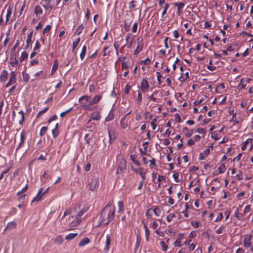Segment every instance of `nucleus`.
I'll use <instances>...</instances> for the list:
<instances>
[{
	"label": "nucleus",
	"mask_w": 253,
	"mask_h": 253,
	"mask_svg": "<svg viewBox=\"0 0 253 253\" xmlns=\"http://www.w3.org/2000/svg\"><path fill=\"white\" fill-rule=\"evenodd\" d=\"M28 188V184H26L24 187H23L20 191L17 192L16 195L17 196L20 195L22 193H25Z\"/></svg>",
	"instance_id": "69168bd1"
},
{
	"label": "nucleus",
	"mask_w": 253,
	"mask_h": 253,
	"mask_svg": "<svg viewBox=\"0 0 253 253\" xmlns=\"http://www.w3.org/2000/svg\"><path fill=\"white\" fill-rule=\"evenodd\" d=\"M145 215L148 220H150V221H153L154 220L153 218V212L151 211V210L149 208L145 212Z\"/></svg>",
	"instance_id": "cd10ccee"
},
{
	"label": "nucleus",
	"mask_w": 253,
	"mask_h": 253,
	"mask_svg": "<svg viewBox=\"0 0 253 253\" xmlns=\"http://www.w3.org/2000/svg\"><path fill=\"white\" fill-rule=\"evenodd\" d=\"M111 237L109 234L106 235V241H105V246L104 248V251L106 253L109 250V246L111 244Z\"/></svg>",
	"instance_id": "aec40b11"
},
{
	"label": "nucleus",
	"mask_w": 253,
	"mask_h": 253,
	"mask_svg": "<svg viewBox=\"0 0 253 253\" xmlns=\"http://www.w3.org/2000/svg\"><path fill=\"white\" fill-rule=\"evenodd\" d=\"M153 214L154 213L156 216L159 217L162 214V209L157 206H152L150 208Z\"/></svg>",
	"instance_id": "f8f14e48"
},
{
	"label": "nucleus",
	"mask_w": 253,
	"mask_h": 253,
	"mask_svg": "<svg viewBox=\"0 0 253 253\" xmlns=\"http://www.w3.org/2000/svg\"><path fill=\"white\" fill-rule=\"evenodd\" d=\"M143 46L142 44H140L138 42L137 46L134 51V54L137 55L143 49Z\"/></svg>",
	"instance_id": "2f4dec72"
},
{
	"label": "nucleus",
	"mask_w": 253,
	"mask_h": 253,
	"mask_svg": "<svg viewBox=\"0 0 253 253\" xmlns=\"http://www.w3.org/2000/svg\"><path fill=\"white\" fill-rule=\"evenodd\" d=\"M173 4L177 7V9L182 10L185 5V3L183 2H174Z\"/></svg>",
	"instance_id": "8fccbe9b"
},
{
	"label": "nucleus",
	"mask_w": 253,
	"mask_h": 253,
	"mask_svg": "<svg viewBox=\"0 0 253 253\" xmlns=\"http://www.w3.org/2000/svg\"><path fill=\"white\" fill-rule=\"evenodd\" d=\"M78 236L77 233H71L68 234L65 237V239L67 240H71L74 239Z\"/></svg>",
	"instance_id": "58836bf2"
},
{
	"label": "nucleus",
	"mask_w": 253,
	"mask_h": 253,
	"mask_svg": "<svg viewBox=\"0 0 253 253\" xmlns=\"http://www.w3.org/2000/svg\"><path fill=\"white\" fill-rule=\"evenodd\" d=\"M225 228V227L223 225L220 226L219 227L215 230V233L217 234L223 233L224 231Z\"/></svg>",
	"instance_id": "603ef678"
},
{
	"label": "nucleus",
	"mask_w": 253,
	"mask_h": 253,
	"mask_svg": "<svg viewBox=\"0 0 253 253\" xmlns=\"http://www.w3.org/2000/svg\"><path fill=\"white\" fill-rule=\"evenodd\" d=\"M235 178H236L238 180H242L243 179V172L241 170H239L238 171V173L235 176Z\"/></svg>",
	"instance_id": "a18cd8bd"
},
{
	"label": "nucleus",
	"mask_w": 253,
	"mask_h": 253,
	"mask_svg": "<svg viewBox=\"0 0 253 253\" xmlns=\"http://www.w3.org/2000/svg\"><path fill=\"white\" fill-rule=\"evenodd\" d=\"M234 216L239 220H243L244 219V213L240 212L238 208H236V209L235 210Z\"/></svg>",
	"instance_id": "dca6fc26"
},
{
	"label": "nucleus",
	"mask_w": 253,
	"mask_h": 253,
	"mask_svg": "<svg viewBox=\"0 0 253 253\" xmlns=\"http://www.w3.org/2000/svg\"><path fill=\"white\" fill-rule=\"evenodd\" d=\"M54 0H42L41 4L46 11L49 12L52 9L54 6Z\"/></svg>",
	"instance_id": "39448f33"
},
{
	"label": "nucleus",
	"mask_w": 253,
	"mask_h": 253,
	"mask_svg": "<svg viewBox=\"0 0 253 253\" xmlns=\"http://www.w3.org/2000/svg\"><path fill=\"white\" fill-rule=\"evenodd\" d=\"M9 63L12 67L15 68L16 70L20 66L18 60L17 59L16 57L14 55L10 57Z\"/></svg>",
	"instance_id": "9b49d317"
},
{
	"label": "nucleus",
	"mask_w": 253,
	"mask_h": 253,
	"mask_svg": "<svg viewBox=\"0 0 253 253\" xmlns=\"http://www.w3.org/2000/svg\"><path fill=\"white\" fill-rule=\"evenodd\" d=\"M18 114L19 116V119L18 120L19 124L20 125H22L25 119L24 112L22 110H20L19 112H18Z\"/></svg>",
	"instance_id": "473e14b6"
},
{
	"label": "nucleus",
	"mask_w": 253,
	"mask_h": 253,
	"mask_svg": "<svg viewBox=\"0 0 253 253\" xmlns=\"http://www.w3.org/2000/svg\"><path fill=\"white\" fill-rule=\"evenodd\" d=\"M126 169V162L125 161L124 164H122V166H119L117 168L116 172L119 174L120 172H124V170Z\"/></svg>",
	"instance_id": "79ce46f5"
},
{
	"label": "nucleus",
	"mask_w": 253,
	"mask_h": 253,
	"mask_svg": "<svg viewBox=\"0 0 253 253\" xmlns=\"http://www.w3.org/2000/svg\"><path fill=\"white\" fill-rule=\"evenodd\" d=\"M160 245L161 247V249L163 251L166 252L167 251L168 249V245L165 243V242L163 241H161L160 242Z\"/></svg>",
	"instance_id": "37998d69"
},
{
	"label": "nucleus",
	"mask_w": 253,
	"mask_h": 253,
	"mask_svg": "<svg viewBox=\"0 0 253 253\" xmlns=\"http://www.w3.org/2000/svg\"><path fill=\"white\" fill-rule=\"evenodd\" d=\"M98 181L96 179L92 180L89 183L88 187L90 190L94 191L98 186Z\"/></svg>",
	"instance_id": "2eb2a0df"
},
{
	"label": "nucleus",
	"mask_w": 253,
	"mask_h": 253,
	"mask_svg": "<svg viewBox=\"0 0 253 253\" xmlns=\"http://www.w3.org/2000/svg\"><path fill=\"white\" fill-rule=\"evenodd\" d=\"M26 196V194L20 195L18 198V202L21 204H23L25 200Z\"/></svg>",
	"instance_id": "338daca9"
},
{
	"label": "nucleus",
	"mask_w": 253,
	"mask_h": 253,
	"mask_svg": "<svg viewBox=\"0 0 253 253\" xmlns=\"http://www.w3.org/2000/svg\"><path fill=\"white\" fill-rule=\"evenodd\" d=\"M156 76H157V79L158 82L159 84H161L163 81L161 80V78H162V76L161 74V73L159 72H156Z\"/></svg>",
	"instance_id": "774afa93"
},
{
	"label": "nucleus",
	"mask_w": 253,
	"mask_h": 253,
	"mask_svg": "<svg viewBox=\"0 0 253 253\" xmlns=\"http://www.w3.org/2000/svg\"><path fill=\"white\" fill-rule=\"evenodd\" d=\"M64 242V239L62 236L59 235L57 236L54 240V243L57 245H61Z\"/></svg>",
	"instance_id": "c85d7f7f"
},
{
	"label": "nucleus",
	"mask_w": 253,
	"mask_h": 253,
	"mask_svg": "<svg viewBox=\"0 0 253 253\" xmlns=\"http://www.w3.org/2000/svg\"><path fill=\"white\" fill-rule=\"evenodd\" d=\"M58 125V123H57L54 128L52 130V134L54 138H55L59 134Z\"/></svg>",
	"instance_id": "7c9ffc66"
},
{
	"label": "nucleus",
	"mask_w": 253,
	"mask_h": 253,
	"mask_svg": "<svg viewBox=\"0 0 253 253\" xmlns=\"http://www.w3.org/2000/svg\"><path fill=\"white\" fill-rule=\"evenodd\" d=\"M28 54L27 52L26 51H22L20 57V61L21 62H23L25 60L28 58Z\"/></svg>",
	"instance_id": "c9c22d12"
},
{
	"label": "nucleus",
	"mask_w": 253,
	"mask_h": 253,
	"mask_svg": "<svg viewBox=\"0 0 253 253\" xmlns=\"http://www.w3.org/2000/svg\"><path fill=\"white\" fill-rule=\"evenodd\" d=\"M115 113L113 109H111L108 115V116L105 118V121L106 122H110L113 120L114 118Z\"/></svg>",
	"instance_id": "4be33fe9"
},
{
	"label": "nucleus",
	"mask_w": 253,
	"mask_h": 253,
	"mask_svg": "<svg viewBox=\"0 0 253 253\" xmlns=\"http://www.w3.org/2000/svg\"><path fill=\"white\" fill-rule=\"evenodd\" d=\"M33 36V31H31L28 35H27V39L26 41V45L24 48L25 49H27L29 47H32V38Z\"/></svg>",
	"instance_id": "ddd939ff"
},
{
	"label": "nucleus",
	"mask_w": 253,
	"mask_h": 253,
	"mask_svg": "<svg viewBox=\"0 0 253 253\" xmlns=\"http://www.w3.org/2000/svg\"><path fill=\"white\" fill-rule=\"evenodd\" d=\"M115 211V206L108 203L100 212L99 218L100 222L104 223L105 225L108 224L114 219Z\"/></svg>",
	"instance_id": "f03ea898"
},
{
	"label": "nucleus",
	"mask_w": 253,
	"mask_h": 253,
	"mask_svg": "<svg viewBox=\"0 0 253 253\" xmlns=\"http://www.w3.org/2000/svg\"><path fill=\"white\" fill-rule=\"evenodd\" d=\"M102 93L96 94L92 98L90 96L85 95L79 98V102L84 109L90 111L95 109L93 105L98 103L102 99Z\"/></svg>",
	"instance_id": "f257e3e1"
},
{
	"label": "nucleus",
	"mask_w": 253,
	"mask_h": 253,
	"mask_svg": "<svg viewBox=\"0 0 253 253\" xmlns=\"http://www.w3.org/2000/svg\"><path fill=\"white\" fill-rule=\"evenodd\" d=\"M159 226V224L156 221H153L149 224V227L153 229H156Z\"/></svg>",
	"instance_id": "5fc2aeb1"
},
{
	"label": "nucleus",
	"mask_w": 253,
	"mask_h": 253,
	"mask_svg": "<svg viewBox=\"0 0 253 253\" xmlns=\"http://www.w3.org/2000/svg\"><path fill=\"white\" fill-rule=\"evenodd\" d=\"M250 145V148H248V151H251L253 149V139L248 138L243 143L241 149L243 151H244L248 147V145Z\"/></svg>",
	"instance_id": "9d476101"
},
{
	"label": "nucleus",
	"mask_w": 253,
	"mask_h": 253,
	"mask_svg": "<svg viewBox=\"0 0 253 253\" xmlns=\"http://www.w3.org/2000/svg\"><path fill=\"white\" fill-rule=\"evenodd\" d=\"M84 28V26L83 24H81L76 29L74 34L77 35H79L82 32Z\"/></svg>",
	"instance_id": "c03bdc74"
},
{
	"label": "nucleus",
	"mask_w": 253,
	"mask_h": 253,
	"mask_svg": "<svg viewBox=\"0 0 253 253\" xmlns=\"http://www.w3.org/2000/svg\"><path fill=\"white\" fill-rule=\"evenodd\" d=\"M230 121L233 122V125H236L239 123V121L237 118V115L236 113L233 114L232 118L230 119Z\"/></svg>",
	"instance_id": "de8ad7c7"
},
{
	"label": "nucleus",
	"mask_w": 253,
	"mask_h": 253,
	"mask_svg": "<svg viewBox=\"0 0 253 253\" xmlns=\"http://www.w3.org/2000/svg\"><path fill=\"white\" fill-rule=\"evenodd\" d=\"M109 46H105L104 47L103 49V56L105 57L106 56H109L110 53V51H108L107 52V50L109 49Z\"/></svg>",
	"instance_id": "864d4df0"
},
{
	"label": "nucleus",
	"mask_w": 253,
	"mask_h": 253,
	"mask_svg": "<svg viewBox=\"0 0 253 253\" xmlns=\"http://www.w3.org/2000/svg\"><path fill=\"white\" fill-rule=\"evenodd\" d=\"M13 13V6L9 5L6 9V13L5 15V21L4 22V25L12 23V20L11 19V16Z\"/></svg>",
	"instance_id": "423d86ee"
},
{
	"label": "nucleus",
	"mask_w": 253,
	"mask_h": 253,
	"mask_svg": "<svg viewBox=\"0 0 253 253\" xmlns=\"http://www.w3.org/2000/svg\"><path fill=\"white\" fill-rule=\"evenodd\" d=\"M131 112V111L129 112L128 113L126 114L123 117H122L120 120V126L122 129H126L129 125L130 123L129 122V119L127 116Z\"/></svg>",
	"instance_id": "0eeeda50"
},
{
	"label": "nucleus",
	"mask_w": 253,
	"mask_h": 253,
	"mask_svg": "<svg viewBox=\"0 0 253 253\" xmlns=\"http://www.w3.org/2000/svg\"><path fill=\"white\" fill-rule=\"evenodd\" d=\"M58 68V62L57 59L54 60L53 64L52 67L51 75H53L57 71Z\"/></svg>",
	"instance_id": "bb28decb"
},
{
	"label": "nucleus",
	"mask_w": 253,
	"mask_h": 253,
	"mask_svg": "<svg viewBox=\"0 0 253 253\" xmlns=\"http://www.w3.org/2000/svg\"><path fill=\"white\" fill-rule=\"evenodd\" d=\"M223 217V213L222 212H218L217 217L214 221L216 222H219V221H221Z\"/></svg>",
	"instance_id": "6e6d98bb"
},
{
	"label": "nucleus",
	"mask_w": 253,
	"mask_h": 253,
	"mask_svg": "<svg viewBox=\"0 0 253 253\" xmlns=\"http://www.w3.org/2000/svg\"><path fill=\"white\" fill-rule=\"evenodd\" d=\"M176 216L174 213H171L167 215L166 220L168 222H170Z\"/></svg>",
	"instance_id": "09e8293b"
},
{
	"label": "nucleus",
	"mask_w": 253,
	"mask_h": 253,
	"mask_svg": "<svg viewBox=\"0 0 253 253\" xmlns=\"http://www.w3.org/2000/svg\"><path fill=\"white\" fill-rule=\"evenodd\" d=\"M42 188H41L36 195V196L31 201V203H34V202H39L42 200V197L43 196L42 193Z\"/></svg>",
	"instance_id": "a211bd4d"
},
{
	"label": "nucleus",
	"mask_w": 253,
	"mask_h": 253,
	"mask_svg": "<svg viewBox=\"0 0 253 253\" xmlns=\"http://www.w3.org/2000/svg\"><path fill=\"white\" fill-rule=\"evenodd\" d=\"M34 13L37 16L42 15L43 13L42 7L39 5H36L34 8Z\"/></svg>",
	"instance_id": "393cba45"
},
{
	"label": "nucleus",
	"mask_w": 253,
	"mask_h": 253,
	"mask_svg": "<svg viewBox=\"0 0 253 253\" xmlns=\"http://www.w3.org/2000/svg\"><path fill=\"white\" fill-rule=\"evenodd\" d=\"M231 213V211L228 209H226L224 211V214L225 215L224 221H226L229 218Z\"/></svg>",
	"instance_id": "4d7b16f0"
},
{
	"label": "nucleus",
	"mask_w": 253,
	"mask_h": 253,
	"mask_svg": "<svg viewBox=\"0 0 253 253\" xmlns=\"http://www.w3.org/2000/svg\"><path fill=\"white\" fill-rule=\"evenodd\" d=\"M130 160L132 162L137 166H140V163L139 161L136 160L137 156L135 154H131L130 155Z\"/></svg>",
	"instance_id": "72a5a7b5"
},
{
	"label": "nucleus",
	"mask_w": 253,
	"mask_h": 253,
	"mask_svg": "<svg viewBox=\"0 0 253 253\" xmlns=\"http://www.w3.org/2000/svg\"><path fill=\"white\" fill-rule=\"evenodd\" d=\"M101 119V116L100 115V113L98 111H95L91 113L90 119L89 120L90 122L91 120H95L98 121Z\"/></svg>",
	"instance_id": "6ab92c4d"
},
{
	"label": "nucleus",
	"mask_w": 253,
	"mask_h": 253,
	"mask_svg": "<svg viewBox=\"0 0 253 253\" xmlns=\"http://www.w3.org/2000/svg\"><path fill=\"white\" fill-rule=\"evenodd\" d=\"M51 29V26L50 25H46L43 30L42 34L43 35H46Z\"/></svg>",
	"instance_id": "3c124183"
},
{
	"label": "nucleus",
	"mask_w": 253,
	"mask_h": 253,
	"mask_svg": "<svg viewBox=\"0 0 253 253\" xmlns=\"http://www.w3.org/2000/svg\"><path fill=\"white\" fill-rule=\"evenodd\" d=\"M245 248L249 249L251 252H253V235L248 234L245 235L243 241Z\"/></svg>",
	"instance_id": "7ed1b4c3"
},
{
	"label": "nucleus",
	"mask_w": 253,
	"mask_h": 253,
	"mask_svg": "<svg viewBox=\"0 0 253 253\" xmlns=\"http://www.w3.org/2000/svg\"><path fill=\"white\" fill-rule=\"evenodd\" d=\"M20 137V143L19 144L17 149L19 148L20 147H21L24 144L25 139L26 138V133L24 130H23L22 131V132H21Z\"/></svg>",
	"instance_id": "412c9836"
},
{
	"label": "nucleus",
	"mask_w": 253,
	"mask_h": 253,
	"mask_svg": "<svg viewBox=\"0 0 253 253\" xmlns=\"http://www.w3.org/2000/svg\"><path fill=\"white\" fill-rule=\"evenodd\" d=\"M193 129H190L187 127H183L182 129V133L186 137H190L193 134Z\"/></svg>",
	"instance_id": "f3484780"
},
{
	"label": "nucleus",
	"mask_w": 253,
	"mask_h": 253,
	"mask_svg": "<svg viewBox=\"0 0 253 253\" xmlns=\"http://www.w3.org/2000/svg\"><path fill=\"white\" fill-rule=\"evenodd\" d=\"M150 85L148 81L146 78H143L140 83V91L145 93L148 91Z\"/></svg>",
	"instance_id": "6e6552de"
},
{
	"label": "nucleus",
	"mask_w": 253,
	"mask_h": 253,
	"mask_svg": "<svg viewBox=\"0 0 253 253\" xmlns=\"http://www.w3.org/2000/svg\"><path fill=\"white\" fill-rule=\"evenodd\" d=\"M173 246L175 247H181L183 246V244H181V240L180 239H177L173 243Z\"/></svg>",
	"instance_id": "bf43d9fd"
},
{
	"label": "nucleus",
	"mask_w": 253,
	"mask_h": 253,
	"mask_svg": "<svg viewBox=\"0 0 253 253\" xmlns=\"http://www.w3.org/2000/svg\"><path fill=\"white\" fill-rule=\"evenodd\" d=\"M84 211H80L76 215V224H80L82 221L81 220V216L84 214Z\"/></svg>",
	"instance_id": "f704fd0d"
},
{
	"label": "nucleus",
	"mask_w": 253,
	"mask_h": 253,
	"mask_svg": "<svg viewBox=\"0 0 253 253\" xmlns=\"http://www.w3.org/2000/svg\"><path fill=\"white\" fill-rule=\"evenodd\" d=\"M134 37V35L132 33H127L125 38L126 44L122 46V48H124L125 47H126L127 48H131L133 44Z\"/></svg>",
	"instance_id": "20e7f679"
},
{
	"label": "nucleus",
	"mask_w": 253,
	"mask_h": 253,
	"mask_svg": "<svg viewBox=\"0 0 253 253\" xmlns=\"http://www.w3.org/2000/svg\"><path fill=\"white\" fill-rule=\"evenodd\" d=\"M16 226V223L14 221L9 222L7 223L6 228L4 230L3 233H4L6 230H12Z\"/></svg>",
	"instance_id": "b1692460"
},
{
	"label": "nucleus",
	"mask_w": 253,
	"mask_h": 253,
	"mask_svg": "<svg viewBox=\"0 0 253 253\" xmlns=\"http://www.w3.org/2000/svg\"><path fill=\"white\" fill-rule=\"evenodd\" d=\"M81 41V39L80 38H78L75 41H74L73 42V49H72V52L76 53V52H75V48L78 45L80 42Z\"/></svg>",
	"instance_id": "a19ab883"
},
{
	"label": "nucleus",
	"mask_w": 253,
	"mask_h": 253,
	"mask_svg": "<svg viewBox=\"0 0 253 253\" xmlns=\"http://www.w3.org/2000/svg\"><path fill=\"white\" fill-rule=\"evenodd\" d=\"M132 169L136 173H138L142 178V180H144L146 178V172L143 171L144 169L141 168H138L137 169H134L131 166Z\"/></svg>",
	"instance_id": "4468645a"
},
{
	"label": "nucleus",
	"mask_w": 253,
	"mask_h": 253,
	"mask_svg": "<svg viewBox=\"0 0 253 253\" xmlns=\"http://www.w3.org/2000/svg\"><path fill=\"white\" fill-rule=\"evenodd\" d=\"M17 81L16 74L15 71H12L10 74V77L8 83L5 84V87H8L11 84H15Z\"/></svg>",
	"instance_id": "1a4fd4ad"
},
{
	"label": "nucleus",
	"mask_w": 253,
	"mask_h": 253,
	"mask_svg": "<svg viewBox=\"0 0 253 253\" xmlns=\"http://www.w3.org/2000/svg\"><path fill=\"white\" fill-rule=\"evenodd\" d=\"M226 167L224 164L221 165L217 169L218 172L221 173H223L225 172L226 170Z\"/></svg>",
	"instance_id": "49530a36"
},
{
	"label": "nucleus",
	"mask_w": 253,
	"mask_h": 253,
	"mask_svg": "<svg viewBox=\"0 0 253 253\" xmlns=\"http://www.w3.org/2000/svg\"><path fill=\"white\" fill-rule=\"evenodd\" d=\"M126 59V57L125 56V57H123V61H122V62L121 63V65H122V70H124V69H127L128 68V65L127 64H126V63L125 61V60Z\"/></svg>",
	"instance_id": "052dcab7"
},
{
	"label": "nucleus",
	"mask_w": 253,
	"mask_h": 253,
	"mask_svg": "<svg viewBox=\"0 0 253 253\" xmlns=\"http://www.w3.org/2000/svg\"><path fill=\"white\" fill-rule=\"evenodd\" d=\"M194 132L205 135L206 133V129L204 128H198L194 130Z\"/></svg>",
	"instance_id": "e2e57ef3"
},
{
	"label": "nucleus",
	"mask_w": 253,
	"mask_h": 253,
	"mask_svg": "<svg viewBox=\"0 0 253 253\" xmlns=\"http://www.w3.org/2000/svg\"><path fill=\"white\" fill-rule=\"evenodd\" d=\"M7 78V71L6 70H3L0 75V80L1 82H3Z\"/></svg>",
	"instance_id": "c756f323"
},
{
	"label": "nucleus",
	"mask_w": 253,
	"mask_h": 253,
	"mask_svg": "<svg viewBox=\"0 0 253 253\" xmlns=\"http://www.w3.org/2000/svg\"><path fill=\"white\" fill-rule=\"evenodd\" d=\"M97 85V83L93 82L91 84H89L88 89L89 91L91 93L95 91L96 86Z\"/></svg>",
	"instance_id": "4c0bfd02"
},
{
	"label": "nucleus",
	"mask_w": 253,
	"mask_h": 253,
	"mask_svg": "<svg viewBox=\"0 0 253 253\" xmlns=\"http://www.w3.org/2000/svg\"><path fill=\"white\" fill-rule=\"evenodd\" d=\"M169 7V3H165L164 9L162 13V15H161L162 17H163L166 15Z\"/></svg>",
	"instance_id": "13d9d810"
},
{
	"label": "nucleus",
	"mask_w": 253,
	"mask_h": 253,
	"mask_svg": "<svg viewBox=\"0 0 253 253\" xmlns=\"http://www.w3.org/2000/svg\"><path fill=\"white\" fill-rule=\"evenodd\" d=\"M47 129H48L47 126L42 127L40 130L39 135L41 136H42L45 134V133L46 132Z\"/></svg>",
	"instance_id": "680f3d73"
},
{
	"label": "nucleus",
	"mask_w": 253,
	"mask_h": 253,
	"mask_svg": "<svg viewBox=\"0 0 253 253\" xmlns=\"http://www.w3.org/2000/svg\"><path fill=\"white\" fill-rule=\"evenodd\" d=\"M118 206L119 208L118 212H120L124 210V202L122 201H120L118 202Z\"/></svg>",
	"instance_id": "0e129e2a"
},
{
	"label": "nucleus",
	"mask_w": 253,
	"mask_h": 253,
	"mask_svg": "<svg viewBox=\"0 0 253 253\" xmlns=\"http://www.w3.org/2000/svg\"><path fill=\"white\" fill-rule=\"evenodd\" d=\"M90 242V240L89 238L85 237L83 238L79 243L78 246L80 247H83Z\"/></svg>",
	"instance_id": "5701e85b"
},
{
	"label": "nucleus",
	"mask_w": 253,
	"mask_h": 253,
	"mask_svg": "<svg viewBox=\"0 0 253 253\" xmlns=\"http://www.w3.org/2000/svg\"><path fill=\"white\" fill-rule=\"evenodd\" d=\"M143 228L144 229V230H145V239L146 240V241H149V236H150V230L149 229H148L147 226V224L146 223H143Z\"/></svg>",
	"instance_id": "a878e982"
},
{
	"label": "nucleus",
	"mask_w": 253,
	"mask_h": 253,
	"mask_svg": "<svg viewBox=\"0 0 253 253\" xmlns=\"http://www.w3.org/2000/svg\"><path fill=\"white\" fill-rule=\"evenodd\" d=\"M247 81H245L244 79H242L238 85V87L239 89H243L245 88L247 85Z\"/></svg>",
	"instance_id": "e433bc0d"
},
{
	"label": "nucleus",
	"mask_w": 253,
	"mask_h": 253,
	"mask_svg": "<svg viewBox=\"0 0 253 253\" xmlns=\"http://www.w3.org/2000/svg\"><path fill=\"white\" fill-rule=\"evenodd\" d=\"M86 45H84L83 46L82 51L80 55V57L81 60H83L84 59L85 55L86 54Z\"/></svg>",
	"instance_id": "ea45409f"
}]
</instances>
